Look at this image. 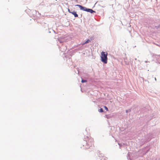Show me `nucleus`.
I'll use <instances>...</instances> for the list:
<instances>
[{
	"label": "nucleus",
	"instance_id": "1",
	"mask_svg": "<svg viewBox=\"0 0 160 160\" xmlns=\"http://www.w3.org/2000/svg\"><path fill=\"white\" fill-rule=\"evenodd\" d=\"M101 60L105 64L108 62V58L107 57L108 53L106 52H102L101 53Z\"/></svg>",
	"mask_w": 160,
	"mask_h": 160
},
{
	"label": "nucleus",
	"instance_id": "2",
	"mask_svg": "<svg viewBox=\"0 0 160 160\" xmlns=\"http://www.w3.org/2000/svg\"><path fill=\"white\" fill-rule=\"evenodd\" d=\"M75 6L78 7L80 8V9L81 10H82L84 11L89 12H90L91 13H93V12H95V11H93L92 9L87 8L86 7H83L82 6L80 5H78V4L76 5H75Z\"/></svg>",
	"mask_w": 160,
	"mask_h": 160
},
{
	"label": "nucleus",
	"instance_id": "3",
	"mask_svg": "<svg viewBox=\"0 0 160 160\" xmlns=\"http://www.w3.org/2000/svg\"><path fill=\"white\" fill-rule=\"evenodd\" d=\"M87 144L89 147H91L93 146V140L92 138H90L89 139L87 142Z\"/></svg>",
	"mask_w": 160,
	"mask_h": 160
},
{
	"label": "nucleus",
	"instance_id": "4",
	"mask_svg": "<svg viewBox=\"0 0 160 160\" xmlns=\"http://www.w3.org/2000/svg\"><path fill=\"white\" fill-rule=\"evenodd\" d=\"M72 14H73L75 17H78V14L76 12L73 11L71 12Z\"/></svg>",
	"mask_w": 160,
	"mask_h": 160
},
{
	"label": "nucleus",
	"instance_id": "5",
	"mask_svg": "<svg viewBox=\"0 0 160 160\" xmlns=\"http://www.w3.org/2000/svg\"><path fill=\"white\" fill-rule=\"evenodd\" d=\"M91 42V40L89 39H88L85 42H83L82 44V45H83L85 44L89 43Z\"/></svg>",
	"mask_w": 160,
	"mask_h": 160
},
{
	"label": "nucleus",
	"instance_id": "6",
	"mask_svg": "<svg viewBox=\"0 0 160 160\" xmlns=\"http://www.w3.org/2000/svg\"><path fill=\"white\" fill-rule=\"evenodd\" d=\"M98 111L99 112H103V109L102 108H101L100 109H99Z\"/></svg>",
	"mask_w": 160,
	"mask_h": 160
},
{
	"label": "nucleus",
	"instance_id": "7",
	"mask_svg": "<svg viewBox=\"0 0 160 160\" xmlns=\"http://www.w3.org/2000/svg\"><path fill=\"white\" fill-rule=\"evenodd\" d=\"M104 108L106 109V110L107 111H108V108L106 106H104Z\"/></svg>",
	"mask_w": 160,
	"mask_h": 160
},
{
	"label": "nucleus",
	"instance_id": "8",
	"mask_svg": "<svg viewBox=\"0 0 160 160\" xmlns=\"http://www.w3.org/2000/svg\"><path fill=\"white\" fill-rule=\"evenodd\" d=\"M87 82V81L86 80H82V83H84L86 82Z\"/></svg>",
	"mask_w": 160,
	"mask_h": 160
},
{
	"label": "nucleus",
	"instance_id": "9",
	"mask_svg": "<svg viewBox=\"0 0 160 160\" xmlns=\"http://www.w3.org/2000/svg\"><path fill=\"white\" fill-rule=\"evenodd\" d=\"M68 12H69V13H71V12H71V11H70V9H69V8L68 9Z\"/></svg>",
	"mask_w": 160,
	"mask_h": 160
}]
</instances>
